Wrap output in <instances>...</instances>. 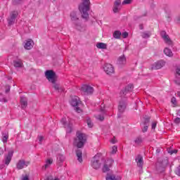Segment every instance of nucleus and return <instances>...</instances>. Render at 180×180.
I'll use <instances>...</instances> for the list:
<instances>
[{
    "label": "nucleus",
    "instance_id": "49530a36",
    "mask_svg": "<svg viewBox=\"0 0 180 180\" xmlns=\"http://www.w3.org/2000/svg\"><path fill=\"white\" fill-rule=\"evenodd\" d=\"M157 127V122L152 123V129L154 130Z\"/></svg>",
    "mask_w": 180,
    "mask_h": 180
},
{
    "label": "nucleus",
    "instance_id": "393cba45",
    "mask_svg": "<svg viewBox=\"0 0 180 180\" xmlns=\"http://www.w3.org/2000/svg\"><path fill=\"white\" fill-rule=\"evenodd\" d=\"M53 164V158H48L45 161V165L43 166V169H47Z\"/></svg>",
    "mask_w": 180,
    "mask_h": 180
},
{
    "label": "nucleus",
    "instance_id": "423d86ee",
    "mask_svg": "<svg viewBox=\"0 0 180 180\" xmlns=\"http://www.w3.org/2000/svg\"><path fill=\"white\" fill-rule=\"evenodd\" d=\"M45 77L49 81V82H51V84H55L56 82V72L53 70H46L45 72Z\"/></svg>",
    "mask_w": 180,
    "mask_h": 180
},
{
    "label": "nucleus",
    "instance_id": "b1692460",
    "mask_svg": "<svg viewBox=\"0 0 180 180\" xmlns=\"http://www.w3.org/2000/svg\"><path fill=\"white\" fill-rule=\"evenodd\" d=\"M105 180H120V177L116 176L113 174L108 173L105 176Z\"/></svg>",
    "mask_w": 180,
    "mask_h": 180
},
{
    "label": "nucleus",
    "instance_id": "f704fd0d",
    "mask_svg": "<svg viewBox=\"0 0 180 180\" xmlns=\"http://www.w3.org/2000/svg\"><path fill=\"white\" fill-rule=\"evenodd\" d=\"M86 123H87L88 127H90V128L94 127V123H92V121H91V119L88 118L86 120Z\"/></svg>",
    "mask_w": 180,
    "mask_h": 180
},
{
    "label": "nucleus",
    "instance_id": "2eb2a0df",
    "mask_svg": "<svg viewBox=\"0 0 180 180\" xmlns=\"http://www.w3.org/2000/svg\"><path fill=\"white\" fill-rule=\"evenodd\" d=\"M30 162H26L24 160H20L17 164H16V167L17 169H23V168H25V167H27V165H29Z\"/></svg>",
    "mask_w": 180,
    "mask_h": 180
},
{
    "label": "nucleus",
    "instance_id": "ea45409f",
    "mask_svg": "<svg viewBox=\"0 0 180 180\" xmlns=\"http://www.w3.org/2000/svg\"><path fill=\"white\" fill-rule=\"evenodd\" d=\"M53 88H54V89H56V91H59L60 84H56V82H55V83H53Z\"/></svg>",
    "mask_w": 180,
    "mask_h": 180
},
{
    "label": "nucleus",
    "instance_id": "09e8293b",
    "mask_svg": "<svg viewBox=\"0 0 180 180\" xmlns=\"http://www.w3.org/2000/svg\"><path fill=\"white\" fill-rule=\"evenodd\" d=\"M174 82L176 85H180V79H176L174 80Z\"/></svg>",
    "mask_w": 180,
    "mask_h": 180
},
{
    "label": "nucleus",
    "instance_id": "cd10ccee",
    "mask_svg": "<svg viewBox=\"0 0 180 180\" xmlns=\"http://www.w3.org/2000/svg\"><path fill=\"white\" fill-rule=\"evenodd\" d=\"M76 155L77 157V160L79 161V162H82V150H77L76 151Z\"/></svg>",
    "mask_w": 180,
    "mask_h": 180
},
{
    "label": "nucleus",
    "instance_id": "f8f14e48",
    "mask_svg": "<svg viewBox=\"0 0 180 180\" xmlns=\"http://www.w3.org/2000/svg\"><path fill=\"white\" fill-rule=\"evenodd\" d=\"M126 63L127 60L126 56L124 55L120 56L117 61V64L120 68L124 67V65H126Z\"/></svg>",
    "mask_w": 180,
    "mask_h": 180
},
{
    "label": "nucleus",
    "instance_id": "f3484780",
    "mask_svg": "<svg viewBox=\"0 0 180 180\" xmlns=\"http://www.w3.org/2000/svg\"><path fill=\"white\" fill-rule=\"evenodd\" d=\"M60 122H61L62 124H63L64 127L65 129H68L67 132L68 133H71L72 124H69L68 125H67V118L63 117L61 119Z\"/></svg>",
    "mask_w": 180,
    "mask_h": 180
},
{
    "label": "nucleus",
    "instance_id": "f03ea898",
    "mask_svg": "<svg viewBox=\"0 0 180 180\" xmlns=\"http://www.w3.org/2000/svg\"><path fill=\"white\" fill-rule=\"evenodd\" d=\"M79 14L78 12L72 11L70 13V20L72 22L73 27H75L77 30H81V21H79Z\"/></svg>",
    "mask_w": 180,
    "mask_h": 180
},
{
    "label": "nucleus",
    "instance_id": "6e6d98bb",
    "mask_svg": "<svg viewBox=\"0 0 180 180\" xmlns=\"http://www.w3.org/2000/svg\"><path fill=\"white\" fill-rule=\"evenodd\" d=\"M22 180H30V179H29V176H25L22 179Z\"/></svg>",
    "mask_w": 180,
    "mask_h": 180
},
{
    "label": "nucleus",
    "instance_id": "ddd939ff",
    "mask_svg": "<svg viewBox=\"0 0 180 180\" xmlns=\"http://www.w3.org/2000/svg\"><path fill=\"white\" fill-rule=\"evenodd\" d=\"M164 65H165V61L164 60L158 61L152 65V70H160V68H162Z\"/></svg>",
    "mask_w": 180,
    "mask_h": 180
},
{
    "label": "nucleus",
    "instance_id": "9b49d317",
    "mask_svg": "<svg viewBox=\"0 0 180 180\" xmlns=\"http://www.w3.org/2000/svg\"><path fill=\"white\" fill-rule=\"evenodd\" d=\"M160 35L162 39L165 41L166 44H168L169 46H171L172 44V41H171V39H169V36L167 34V32L165 31H162L160 32Z\"/></svg>",
    "mask_w": 180,
    "mask_h": 180
},
{
    "label": "nucleus",
    "instance_id": "a878e982",
    "mask_svg": "<svg viewBox=\"0 0 180 180\" xmlns=\"http://www.w3.org/2000/svg\"><path fill=\"white\" fill-rule=\"evenodd\" d=\"M97 49H101L103 50H106L108 49V44L103 42H99L96 44Z\"/></svg>",
    "mask_w": 180,
    "mask_h": 180
},
{
    "label": "nucleus",
    "instance_id": "603ef678",
    "mask_svg": "<svg viewBox=\"0 0 180 180\" xmlns=\"http://www.w3.org/2000/svg\"><path fill=\"white\" fill-rule=\"evenodd\" d=\"M170 154H176L178 153L177 150H173L169 152Z\"/></svg>",
    "mask_w": 180,
    "mask_h": 180
},
{
    "label": "nucleus",
    "instance_id": "7ed1b4c3",
    "mask_svg": "<svg viewBox=\"0 0 180 180\" xmlns=\"http://www.w3.org/2000/svg\"><path fill=\"white\" fill-rule=\"evenodd\" d=\"M76 136L77 137L75 139V144L77 148H82L84 144H85L86 141V136L85 134L82 133H77Z\"/></svg>",
    "mask_w": 180,
    "mask_h": 180
},
{
    "label": "nucleus",
    "instance_id": "72a5a7b5",
    "mask_svg": "<svg viewBox=\"0 0 180 180\" xmlns=\"http://www.w3.org/2000/svg\"><path fill=\"white\" fill-rule=\"evenodd\" d=\"M150 36H151L150 32H143L141 34V37H143V39H148Z\"/></svg>",
    "mask_w": 180,
    "mask_h": 180
},
{
    "label": "nucleus",
    "instance_id": "dca6fc26",
    "mask_svg": "<svg viewBox=\"0 0 180 180\" xmlns=\"http://www.w3.org/2000/svg\"><path fill=\"white\" fill-rule=\"evenodd\" d=\"M120 5H122V0H115L112 8L114 13H117L120 11Z\"/></svg>",
    "mask_w": 180,
    "mask_h": 180
},
{
    "label": "nucleus",
    "instance_id": "f257e3e1",
    "mask_svg": "<svg viewBox=\"0 0 180 180\" xmlns=\"http://www.w3.org/2000/svg\"><path fill=\"white\" fill-rule=\"evenodd\" d=\"M90 4L91 1L89 0H82V4L79 6V11L82 13V18L86 20L89 19L88 11H89Z\"/></svg>",
    "mask_w": 180,
    "mask_h": 180
},
{
    "label": "nucleus",
    "instance_id": "3c124183",
    "mask_svg": "<svg viewBox=\"0 0 180 180\" xmlns=\"http://www.w3.org/2000/svg\"><path fill=\"white\" fill-rule=\"evenodd\" d=\"M0 102H4V103H6V102H8V100H6V98H0Z\"/></svg>",
    "mask_w": 180,
    "mask_h": 180
},
{
    "label": "nucleus",
    "instance_id": "79ce46f5",
    "mask_svg": "<svg viewBox=\"0 0 180 180\" xmlns=\"http://www.w3.org/2000/svg\"><path fill=\"white\" fill-rule=\"evenodd\" d=\"M75 112H77V113H81L82 112V110H81L78 106L75 107Z\"/></svg>",
    "mask_w": 180,
    "mask_h": 180
},
{
    "label": "nucleus",
    "instance_id": "052dcab7",
    "mask_svg": "<svg viewBox=\"0 0 180 180\" xmlns=\"http://www.w3.org/2000/svg\"><path fill=\"white\" fill-rule=\"evenodd\" d=\"M54 180H58V179H55Z\"/></svg>",
    "mask_w": 180,
    "mask_h": 180
},
{
    "label": "nucleus",
    "instance_id": "4c0bfd02",
    "mask_svg": "<svg viewBox=\"0 0 180 180\" xmlns=\"http://www.w3.org/2000/svg\"><path fill=\"white\" fill-rule=\"evenodd\" d=\"M131 4V0H124L122 1V5H129Z\"/></svg>",
    "mask_w": 180,
    "mask_h": 180
},
{
    "label": "nucleus",
    "instance_id": "2f4dec72",
    "mask_svg": "<svg viewBox=\"0 0 180 180\" xmlns=\"http://www.w3.org/2000/svg\"><path fill=\"white\" fill-rule=\"evenodd\" d=\"M120 36H122V32H120V31H115L113 34V37L115 39H120Z\"/></svg>",
    "mask_w": 180,
    "mask_h": 180
},
{
    "label": "nucleus",
    "instance_id": "4d7b16f0",
    "mask_svg": "<svg viewBox=\"0 0 180 180\" xmlns=\"http://www.w3.org/2000/svg\"><path fill=\"white\" fill-rule=\"evenodd\" d=\"M1 154H4V149H2V148H0V155H1Z\"/></svg>",
    "mask_w": 180,
    "mask_h": 180
},
{
    "label": "nucleus",
    "instance_id": "6ab92c4d",
    "mask_svg": "<svg viewBox=\"0 0 180 180\" xmlns=\"http://www.w3.org/2000/svg\"><path fill=\"white\" fill-rule=\"evenodd\" d=\"M12 157H13V150H10L5 158L6 165H9L11 161H12Z\"/></svg>",
    "mask_w": 180,
    "mask_h": 180
},
{
    "label": "nucleus",
    "instance_id": "20e7f679",
    "mask_svg": "<svg viewBox=\"0 0 180 180\" xmlns=\"http://www.w3.org/2000/svg\"><path fill=\"white\" fill-rule=\"evenodd\" d=\"M102 158L99 155H96L91 161V165L94 169H99L101 168V160Z\"/></svg>",
    "mask_w": 180,
    "mask_h": 180
},
{
    "label": "nucleus",
    "instance_id": "6e6552de",
    "mask_svg": "<svg viewBox=\"0 0 180 180\" xmlns=\"http://www.w3.org/2000/svg\"><path fill=\"white\" fill-rule=\"evenodd\" d=\"M115 161L112 159H108L103 167V172H108L110 170V167L113 165Z\"/></svg>",
    "mask_w": 180,
    "mask_h": 180
},
{
    "label": "nucleus",
    "instance_id": "8fccbe9b",
    "mask_svg": "<svg viewBox=\"0 0 180 180\" xmlns=\"http://www.w3.org/2000/svg\"><path fill=\"white\" fill-rule=\"evenodd\" d=\"M176 74H177V75L180 76V68H177L176 69Z\"/></svg>",
    "mask_w": 180,
    "mask_h": 180
},
{
    "label": "nucleus",
    "instance_id": "473e14b6",
    "mask_svg": "<svg viewBox=\"0 0 180 180\" xmlns=\"http://www.w3.org/2000/svg\"><path fill=\"white\" fill-rule=\"evenodd\" d=\"M2 136L3 143H8V139H9V135L8 134H3Z\"/></svg>",
    "mask_w": 180,
    "mask_h": 180
},
{
    "label": "nucleus",
    "instance_id": "37998d69",
    "mask_svg": "<svg viewBox=\"0 0 180 180\" xmlns=\"http://www.w3.org/2000/svg\"><path fill=\"white\" fill-rule=\"evenodd\" d=\"M122 36L124 39H126L129 36V33H127V32H124L122 34Z\"/></svg>",
    "mask_w": 180,
    "mask_h": 180
},
{
    "label": "nucleus",
    "instance_id": "c9c22d12",
    "mask_svg": "<svg viewBox=\"0 0 180 180\" xmlns=\"http://www.w3.org/2000/svg\"><path fill=\"white\" fill-rule=\"evenodd\" d=\"M171 102L173 104V108H175V106H176V98L175 97H172Z\"/></svg>",
    "mask_w": 180,
    "mask_h": 180
},
{
    "label": "nucleus",
    "instance_id": "bb28decb",
    "mask_svg": "<svg viewBox=\"0 0 180 180\" xmlns=\"http://www.w3.org/2000/svg\"><path fill=\"white\" fill-rule=\"evenodd\" d=\"M143 141V139L141 136H137L134 141L136 146H140V144H141Z\"/></svg>",
    "mask_w": 180,
    "mask_h": 180
},
{
    "label": "nucleus",
    "instance_id": "864d4df0",
    "mask_svg": "<svg viewBox=\"0 0 180 180\" xmlns=\"http://www.w3.org/2000/svg\"><path fill=\"white\" fill-rule=\"evenodd\" d=\"M19 1H20V0H14L13 1V4L14 5H18V4H19Z\"/></svg>",
    "mask_w": 180,
    "mask_h": 180
},
{
    "label": "nucleus",
    "instance_id": "aec40b11",
    "mask_svg": "<svg viewBox=\"0 0 180 180\" xmlns=\"http://www.w3.org/2000/svg\"><path fill=\"white\" fill-rule=\"evenodd\" d=\"M20 102L21 105V108L26 109V108L27 107V98L25 96H21Z\"/></svg>",
    "mask_w": 180,
    "mask_h": 180
},
{
    "label": "nucleus",
    "instance_id": "a19ab883",
    "mask_svg": "<svg viewBox=\"0 0 180 180\" xmlns=\"http://www.w3.org/2000/svg\"><path fill=\"white\" fill-rule=\"evenodd\" d=\"M148 130V124L144 125L143 128H142L143 133H146Z\"/></svg>",
    "mask_w": 180,
    "mask_h": 180
},
{
    "label": "nucleus",
    "instance_id": "c03bdc74",
    "mask_svg": "<svg viewBox=\"0 0 180 180\" xmlns=\"http://www.w3.org/2000/svg\"><path fill=\"white\" fill-rule=\"evenodd\" d=\"M174 123H176V124H180V118L179 117H176L174 119Z\"/></svg>",
    "mask_w": 180,
    "mask_h": 180
},
{
    "label": "nucleus",
    "instance_id": "5701e85b",
    "mask_svg": "<svg viewBox=\"0 0 180 180\" xmlns=\"http://www.w3.org/2000/svg\"><path fill=\"white\" fill-rule=\"evenodd\" d=\"M33 44H34L33 40L28 39L24 45V47L26 50H30L31 49H33Z\"/></svg>",
    "mask_w": 180,
    "mask_h": 180
},
{
    "label": "nucleus",
    "instance_id": "39448f33",
    "mask_svg": "<svg viewBox=\"0 0 180 180\" xmlns=\"http://www.w3.org/2000/svg\"><path fill=\"white\" fill-rule=\"evenodd\" d=\"M134 89V86L133 84H128L124 89H122L120 93V98H126V95L129 94V92H131Z\"/></svg>",
    "mask_w": 180,
    "mask_h": 180
},
{
    "label": "nucleus",
    "instance_id": "c756f323",
    "mask_svg": "<svg viewBox=\"0 0 180 180\" xmlns=\"http://www.w3.org/2000/svg\"><path fill=\"white\" fill-rule=\"evenodd\" d=\"M164 53H165V56H167V57H172V56H173L172 51H171V49H169L168 48H165L164 49Z\"/></svg>",
    "mask_w": 180,
    "mask_h": 180
},
{
    "label": "nucleus",
    "instance_id": "1a4fd4ad",
    "mask_svg": "<svg viewBox=\"0 0 180 180\" xmlns=\"http://www.w3.org/2000/svg\"><path fill=\"white\" fill-rule=\"evenodd\" d=\"M103 70L108 75H110V74H113L115 72V68L110 63H105L103 65Z\"/></svg>",
    "mask_w": 180,
    "mask_h": 180
},
{
    "label": "nucleus",
    "instance_id": "58836bf2",
    "mask_svg": "<svg viewBox=\"0 0 180 180\" xmlns=\"http://www.w3.org/2000/svg\"><path fill=\"white\" fill-rule=\"evenodd\" d=\"M117 151V146H112L111 153L112 154H116Z\"/></svg>",
    "mask_w": 180,
    "mask_h": 180
},
{
    "label": "nucleus",
    "instance_id": "e433bc0d",
    "mask_svg": "<svg viewBox=\"0 0 180 180\" xmlns=\"http://www.w3.org/2000/svg\"><path fill=\"white\" fill-rule=\"evenodd\" d=\"M5 89H6L5 93L9 94V92L11 91V85L9 84L6 85Z\"/></svg>",
    "mask_w": 180,
    "mask_h": 180
},
{
    "label": "nucleus",
    "instance_id": "5fc2aeb1",
    "mask_svg": "<svg viewBox=\"0 0 180 180\" xmlns=\"http://www.w3.org/2000/svg\"><path fill=\"white\" fill-rule=\"evenodd\" d=\"M111 143H112V144H115V143H116V139L114 138V139H111Z\"/></svg>",
    "mask_w": 180,
    "mask_h": 180
},
{
    "label": "nucleus",
    "instance_id": "9d476101",
    "mask_svg": "<svg viewBox=\"0 0 180 180\" xmlns=\"http://www.w3.org/2000/svg\"><path fill=\"white\" fill-rule=\"evenodd\" d=\"M18 11H13L10 13V18L8 19V25H12L15 23L16 18H18Z\"/></svg>",
    "mask_w": 180,
    "mask_h": 180
},
{
    "label": "nucleus",
    "instance_id": "bf43d9fd",
    "mask_svg": "<svg viewBox=\"0 0 180 180\" xmlns=\"http://www.w3.org/2000/svg\"><path fill=\"white\" fill-rule=\"evenodd\" d=\"M139 27H140L141 30H143V25H141L139 26Z\"/></svg>",
    "mask_w": 180,
    "mask_h": 180
},
{
    "label": "nucleus",
    "instance_id": "412c9836",
    "mask_svg": "<svg viewBox=\"0 0 180 180\" xmlns=\"http://www.w3.org/2000/svg\"><path fill=\"white\" fill-rule=\"evenodd\" d=\"M126 101H120V104L118 105V110L120 112V113H123V112H124V110H126Z\"/></svg>",
    "mask_w": 180,
    "mask_h": 180
},
{
    "label": "nucleus",
    "instance_id": "a18cd8bd",
    "mask_svg": "<svg viewBox=\"0 0 180 180\" xmlns=\"http://www.w3.org/2000/svg\"><path fill=\"white\" fill-rule=\"evenodd\" d=\"M44 139V137L40 136H38V140L39 141V144H41V141H43V140Z\"/></svg>",
    "mask_w": 180,
    "mask_h": 180
},
{
    "label": "nucleus",
    "instance_id": "7c9ffc66",
    "mask_svg": "<svg viewBox=\"0 0 180 180\" xmlns=\"http://www.w3.org/2000/svg\"><path fill=\"white\" fill-rule=\"evenodd\" d=\"M57 161L58 162L63 163L64 161H65V157H64L63 155H58L57 156Z\"/></svg>",
    "mask_w": 180,
    "mask_h": 180
},
{
    "label": "nucleus",
    "instance_id": "c85d7f7f",
    "mask_svg": "<svg viewBox=\"0 0 180 180\" xmlns=\"http://www.w3.org/2000/svg\"><path fill=\"white\" fill-rule=\"evenodd\" d=\"M13 64L15 68H20L23 65V63L22 62V60H14Z\"/></svg>",
    "mask_w": 180,
    "mask_h": 180
},
{
    "label": "nucleus",
    "instance_id": "0eeeda50",
    "mask_svg": "<svg viewBox=\"0 0 180 180\" xmlns=\"http://www.w3.org/2000/svg\"><path fill=\"white\" fill-rule=\"evenodd\" d=\"M81 91L84 95H91L94 94V87L88 84H82Z\"/></svg>",
    "mask_w": 180,
    "mask_h": 180
},
{
    "label": "nucleus",
    "instance_id": "4468645a",
    "mask_svg": "<svg viewBox=\"0 0 180 180\" xmlns=\"http://www.w3.org/2000/svg\"><path fill=\"white\" fill-rule=\"evenodd\" d=\"M136 162L137 164V167L140 168V169H143V165H144V160H143V156L141 155H138L136 158Z\"/></svg>",
    "mask_w": 180,
    "mask_h": 180
},
{
    "label": "nucleus",
    "instance_id": "a211bd4d",
    "mask_svg": "<svg viewBox=\"0 0 180 180\" xmlns=\"http://www.w3.org/2000/svg\"><path fill=\"white\" fill-rule=\"evenodd\" d=\"M101 114L96 116V119L98 120H100V122H103L105 120V113H106V111H105V108H101L100 110Z\"/></svg>",
    "mask_w": 180,
    "mask_h": 180
},
{
    "label": "nucleus",
    "instance_id": "4be33fe9",
    "mask_svg": "<svg viewBox=\"0 0 180 180\" xmlns=\"http://www.w3.org/2000/svg\"><path fill=\"white\" fill-rule=\"evenodd\" d=\"M79 103H81V101H79V98H78V97H75V98H72V101L70 102V105L72 106H73L74 108L79 106Z\"/></svg>",
    "mask_w": 180,
    "mask_h": 180
},
{
    "label": "nucleus",
    "instance_id": "de8ad7c7",
    "mask_svg": "<svg viewBox=\"0 0 180 180\" xmlns=\"http://www.w3.org/2000/svg\"><path fill=\"white\" fill-rule=\"evenodd\" d=\"M149 122H150V118H146L144 122V126H146V124H148Z\"/></svg>",
    "mask_w": 180,
    "mask_h": 180
},
{
    "label": "nucleus",
    "instance_id": "13d9d810",
    "mask_svg": "<svg viewBox=\"0 0 180 180\" xmlns=\"http://www.w3.org/2000/svg\"><path fill=\"white\" fill-rule=\"evenodd\" d=\"M177 115H178L179 116H180V110H179L177 111Z\"/></svg>",
    "mask_w": 180,
    "mask_h": 180
}]
</instances>
